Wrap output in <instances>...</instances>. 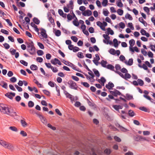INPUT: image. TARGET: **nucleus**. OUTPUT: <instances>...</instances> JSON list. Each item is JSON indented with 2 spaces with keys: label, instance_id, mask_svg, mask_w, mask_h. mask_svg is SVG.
I'll list each match as a JSON object with an SVG mask.
<instances>
[{
  "label": "nucleus",
  "instance_id": "13",
  "mask_svg": "<svg viewBox=\"0 0 155 155\" xmlns=\"http://www.w3.org/2000/svg\"><path fill=\"white\" fill-rule=\"evenodd\" d=\"M33 21L36 25H38L40 22V20L37 18L34 17L33 19Z\"/></svg>",
  "mask_w": 155,
  "mask_h": 155
},
{
  "label": "nucleus",
  "instance_id": "21",
  "mask_svg": "<svg viewBox=\"0 0 155 155\" xmlns=\"http://www.w3.org/2000/svg\"><path fill=\"white\" fill-rule=\"evenodd\" d=\"M139 109L142 110L146 112H149V110L146 107H139Z\"/></svg>",
  "mask_w": 155,
  "mask_h": 155
},
{
  "label": "nucleus",
  "instance_id": "15",
  "mask_svg": "<svg viewBox=\"0 0 155 155\" xmlns=\"http://www.w3.org/2000/svg\"><path fill=\"white\" fill-rule=\"evenodd\" d=\"M93 71L94 72V74L96 77H99L100 76V74L97 70L95 69H93Z\"/></svg>",
  "mask_w": 155,
  "mask_h": 155
},
{
  "label": "nucleus",
  "instance_id": "61",
  "mask_svg": "<svg viewBox=\"0 0 155 155\" xmlns=\"http://www.w3.org/2000/svg\"><path fill=\"white\" fill-rule=\"evenodd\" d=\"M41 121L43 123H44L46 122V119L43 116H41V118H40Z\"/></svg>",
  "mask_w": 155,
  "mask_h": 155
},
{
  "label": "nucleus",
  "instance_id": "46",
  "mask_svg": "<svg viewBox=\"0 0 155 155\" xmlns=\"http://www.w3.org/2000/svg\"><path fill=\"white\" fill-rule=\"evenodd\" d=\"M71 39L74 42H77L78 41V38L75 36H72L71 37Z\"/></svg>",
  "mask_w": 155,
  "mask_h": 155
},
{
  "label": "nucleus",
  "instance_id": "38",
  "mask_svg": "<svg viewBox=\"0 0 155 155\" xmlns=\"http://www.w3.org/2000/svg\"><path fill=\"white\" fill-rule=\"evenodd\" d=\"M131 77V75L130 74H129L128 73H126V74H125V76H124V78H123L125 79H126L127 78L129 79V78H130Z\"/></svg>",
  "mask_w": 155,
  "mask_h": 155
},
{
  "label": "nucleus",
  "instance_id": "56",
  "mask_svg": "<svg viewBox=\"0 0 155 155\" xmlns=\"http://www.w3.org/2000/svg\"><path fill=\"white\" fill-rule=\"evenodd\" d=\"M67 17L68 20V21L71 20L73 18V17L70 14H68L67 15Z\"/></svg>",
  "mask_w": 155,
  "mask_h": 155
},
{
  "label": "nucleus",
  "instance_id": "23",
  "mask_svg": "<svg viewBox=\"0 0 155 155\" xmlns=\"http://www.w3.org/2000/svg\"><path fill=\"white\" fill-rule=\"evenodd\" d=\"M114 42V45L115 47H117L118 46V41L117 40L114 38L113 40Z\"/></svg>",
  "mask_w": 155,
  "mask_h": 155
},
{
  "label": "nucleus",
  "instance_id": "37",
  "mask_svg": "<svg viewBox=\"0 0 155 155\" xmlns=\"http://www.w3.org/2000/svg\"><path fill=\"white\" fill-rule=\"evenodd\" d=\"M77 56L80 58H84L83 53L81 52H78L77 54Z\"/></svg>",
  "mask_w": 155,
  "mask_h": 155
},
{
  "label": "nucleus",
  "instance_id": "55",
  "mask_svg": "<svg viewBox=\"0 0 155 155\" xmlns=\"http://www.w3.org/2000/svg\"><path fill=\"white\" fill-rule=\"evenodd\" d=\"M20 134L23 137H26L27 136L26 132L23 130H21L20 133Z\"/></svg>",
  "mask_w": 155,
  "mask_h": 155
},
{
  "label": "nucleus",
  "instance_id": "57",
  "mask_svg": "<svg viewBox=\"0 0 155 155\" xmlns=\"http://www.w3.org/2000/svg\"><path fill=\"white\" fill-rule=\"evenodd\" d=\"M3 45L4 46V48L6 49H9L10 47V46L9 45L6 43L3 44Z\"/></svg>",
  "mask_w": 155,
  "mask_h": 155
},
{
  "label": "nucleus",
  "instance_id": "12",
  "mask_svg": "<svg viewBox=\"0 0 155 155\" xmlns=\"http://www.w3.org/2000/svg\"><path fill=\"white\" fill-rule=\"evenodd\" d=\"M71 68L74 70L80 72L82 73V72L81 71V70L79 68H77V67L74 64H72Z\"/></svg>",
  "mask_w": 155,
  "mask_h": 155
},
{
  "label": "nucleus",
  "instance_id": "5",
  "mask_svg": "<svg viewBox=\"0 0 155 155\" xmlns=\"http://www.w3.org/2000/svg\"><path fill=\"white\" fill-rule=\"evenodd\" d=\"M15 93H12V92H10V93H6L5 95L6 97H7L8 98H9L10 99H13V97H15Z\"/></svg>",
  "mask_w": 155,
  "mask_h": 155
},
{
  "label": "nucleus",
  "instance_id": "49",
  "mask_svg": "<svg viewBox=\"0 0 155 155\" xmlns=\"http://www.w3.org/2000/svg\"><path fill=\"white\" fill-rule=\"evenodd\" d=\"M119 25L120 27L122 29L124 28L125 27V24L123 22H120V23L119 24Z\"/></svg>",
  "mask_w": 155,
  "mask_h": 155
},
{
  "label": "nucleus",
  "instance_id": "26",
  "mask_svg": "<svg viewBox=\"0 0 155 155\" xmlns=\"http://www.w3.org/2000/svg\"><path fill=\"white\" fill-rule=\"evenodd\" d=\"M129 43L130 45V47H133L134 45L135 41L133 39H131L129 41Z\"/></svg>",
  "mask_w": 155,
  "mask_h": 155
},
{
  "label": "nucleus",
  "instance_id": "51",
  "mask_svg": "<svg viewBox=\"0 0 155 155\" xmlns=\"http://www.w3.org/2000/svg\"><path fill=\"white\" fill-rule=\"evenodd\" d=\"M107 0H103V1L102 2V4L103 6H106L107 5Z\"/></svg>",
  "mask_w": 155,
  "mask_h": 155
},
{
  "label": "nucleus",
  "instance_id": "17",
  "mask_svg": "<svg viewBox=\"0 0 155 155\" xmlns=\"http://www.w3.org/2000/svg\"><path fill=\"white\" fill-rule=\"evenodd\" d=\"M121 95V93L118 90H115L113 96L114 97H117L118 95Z\"/></svg>",
  "mask_w": 155,
  "mask_h": 155
},
{
  "label": "nucleus",
  "instance_id": "32",
  "mask_svg": "<svg viewBox=\"0 0 155 155\" xmlns=\"http://www.w3.org/2000/svg\"><path fill=\"white\" fill-rule=\"evenodd\" d=\"M42 91L44 94H45V95L48 96H50V92L49 91L46 90H43Z\"/></svg>",
  "mask_w": 155,
  "mask_h": 155
},
{
  "label": "nucleus",
  "instance_id": "36",
  "mask_svg": "<svg viewBox=\"0 0 155 155\" xmlns=\"http://www.w3.org/2000/svg\"><path fill=\"white\" fill-rule=\"evenodd\" d=\"M117 5L119 7H122L123 6V5L122 3L121 0H118Z\"/></svg>",
  "mask_w": 155,
  "mask_h": 155
},
{
  "label": "nucleus",
  "instance_id": "42",
  "mask_svg": "<svg viewBox=\"0 0 155 155\" xmlns=\"http://www.w3.org/2000/svg\"><path fill=\"white\" fill-rule=\"evenodd\" d=\"M114 139L117 142H120L121 141V139L117 136H115L114 137Z\"/></svg>",
  "mask_w": 155,
  "mask_h": 155
},
{
  "label": "nucleus",
  "instance_id": "40",
  "mask_svg": "<svg viewBox=\"0 0 155 155\" xmlns=\"http://www.w3.org/2000/svg\"><path fill=\"white\" fill-rule=\"evenodd\" d=\"M81 84L84 85V86L86 87H88L90 86L89 84L87 82H81Z\"/></svg>",
  "mask_w": 155,
  "mask_h": 155
},
{
  "label": "nucleus",
  "instance_id": "6",
  "mask_svg": "<svg viewBox=\"0 0 155 155\" xmlns=\"http://www.w3.org/2000/svg\"><path fill=\"white\" fill-rule=\"evenodd\" d=\"M114 84L111 82H109L108 84H106L105 87L106 88L109 90H111L112 89V88L114 87Z\"/></svg>",
  "mask_w": 155,
  "mask_h": 155
},
{
  "label": "nucleus",
  "instance_id": "14",
  "mask_svg": "<svg viewBox=\"0 0 155 155\" xmlns=\"http://www.w3.org/2000/svg\"><path fill=\"white\" fill-rule=\"evenodd\" d=\"M126 64L129 65L131 66L132 65L133 63V60L132 58L129 59L128 62L127 61L125 62Z\"/></svg>",
  "mask_w": 155,
  "mask_h": 155
},
{
  "label": "nucleus",
  "instance_id": "25",
  "mask_svg": "<svg viewBox=\"0 0 155 155\" xmlns=\"http://www.w3.org/2000/svg\"><path fill=\"white\" fill-rule=\"evenodd\" d=\"M137 81L138 82V84H139L140 86H142L144 84L143 81L141 79H138Z\"/></svg>",
  "mask_w": 155,
  "mask_h": 155
},
{
  "label": "nucleus",
  "instance_id": "30",
  "mask_svg": "<svg viewBox=\"0 0 155 155\" xmlns=\"http://www.w3.org/2000/svg\"><path fill=\"white\" fill-rule=\"evenodd\" d=\"M28 105L29 107H31L34 106V104L32 101H29L28 102Z\"/></svg>",
  "mask_w": 155,
  "mask_h": 155
},
{
  "label": "nucleus",
  "instance_id": "53",
  "mask_svg": "<svg viewBox=\"0 0 155 155\" xmlns=\"http://www.w3.org/2000/svg\"><path fill=\"white\" fill-rule=\"evenodd\" d=\"M20 62L25 66H27L28 65V63L23 60H20Z\"/></svg>",
  "mask_w": 155,
  "mask_h": 155
},
{
  "label": "nucleus",
  "instance_id": "34",
  "mask_svg": "<svg viewBox=\"0 0 155 155\" xmlns=\"http://www.w3.org/2000/svg\"><path fill=\"white\" fill-rule=\"evenodd\" d=\"M104 152L107 154H109L111 153V150L110 149L107 148L104 150Z\"/></svg>",
  "mask_w": 155,
  "mask_h": 155
},
{
  "label": "nucleus",
  "instance_id": "62",
  "mask_svg": "<svg viewBox=\"0 0 155 155\" xmlns=\"http://www.w3.org/2000/svg\"><path fill=\"white\" fill-rule=\"evenodd\" d=\"M150 47L152 51L155 52V45H153L150 44Z\"/></svg>",
  "mask_w": 155,
  "mask_h": 155
},
{
  "label": "nucleus",
  "instance_id": "63",
  "mask_svg": "<svg viewBox=\"0 0 155 155\" xmlns=\"http://www.w3.org/2000/svg\"><path fill=\"white\" fill-rule=\"evenodd\" d=\"M10 80V81L12 83H14L17 81V79L15 77H13L11 78Z\"/></svg>",
  "mask_w": 155,
  "mask_h": 155
},
{
  "label": "nucleus",
  "instance_id": "59",
  "mask_svg": "<svg viewBox=\"0 0 155 155\" xmlns=\"http://www.w3.org/2000/svg\"><path fill=\"white\" fill-rule=\"evenodd\" d=\"M1 31L2 33L7 35H8L9 34V32L8 31L4 29H2L1 30Z\"/></svg>",
  "mask_w": 155,
  "mask_h": 155
},
{
  "label": "nucleus",
  "instance_id": "31",
  "mask_svg": "<svg viewBox=\"0 0 155 155\" xmlns=\"http://www.w3.org/2000/svg\"><path fill=\"white\" fill-rule=\"evenodd\" d=\"M107 30L108 32V33L110 34V35H112L114 34L113 31L111 30L110 28H107Z\"/></svg>",
  "mask_w": 155,
  "mask_h": 155
},
{
  "label": "nucleus",
  "instance_id": "1",
  "mask_svg": "<svg viewBox=\"0 0 155 155\" xmlns=\"http://www.w3.org/2000/svg\"><path fill=\"white\" fill-rule=\"evenodd\" d=\"M0 110L5 114L10 115L12 113V110L11 107H8L3 104H0Z\"/></svg>",
  "mask_w": 155,
  "mask_h": 155
},
{
  "label": "nucleus",
  "instance_id": "45",
  "mask_svg": "<svg viewBox=\"0 0 155 155\" xmlns=\"http://www.w3.org/2000/svg\"><path fill=\"white\" fill-rule=\"evenodd\" d=\"M115 51V50L113 48H111L109 51L110 53L112 55H115L116 54Z\"/></svg>",
  "mask_w": 155,
  "mask_h": 155
},
{
  "label": "nucleus",
  "instance_id": "39",
  "mask_svg": "<svg viewBox=\"0 0 155 155\" xmlns=\"http://www.w3.org/2000/svg\"><path fill=\"white\" fill-rule=\"evenodd\" d=\"M108 97L109 98L107 97V98H106V99L107 100L109 101H110V99H114V100L115 99V98L114 97L113 95H111L110 94L108 96Z\"/></svg>",
  "mask_w": 155,
  "mask_h": 155
},
{
  "label": "nucleus",
  "instance_id": "47",
  "mask_svg": "<svg viewBox=\"0 0 155 155\" xmlns=\"http://www.w3.org/2000/svg\"><path fill=\"white\" fill-rule=\"evenodd\" d=\"M143 97L146 98L148 100H150L151 102H153L152 101V100H153L149 96L145 94H144L143 95Z\"/></svg>",
  "mask_w": 155,
  "mask_h": 155
},
{
  "label": "nucleus",
  "instance_id": "24",
  "mask_svg": "<svg viewBox=\"0 0 155 155\" xmlns=\"http://www.w3.org/2000/svg\"><path fill=\"white\" fill-rule=\"evenodd\" d=\"M126 98L127 100H130L133 99V96L132 95H130L129 94H126Z\"/></svg>",
  "mask_w": 155,
  "mask_h": 155
},
{
  "label": "nucleus",
  "instance_id": "11",
  "mask_svg": "<svg viewBox=\"0 0 155 155\" xmlns=\"http://www.w3.org/2000/svg\"><path fill=\"white\" fill-rule=\"evenodd\" d=\"M62 62L63 63L65 64L70 66L71 67L72 64H73L70 63V62L64 60H63L62 61Z\"/></svg>",
  "mask_w": 155,
  "mask_h": 155
},
{
  "label": "nucleus",
  "instance_id": "20",
  "mask_svg": "<svg viewBox=\"0 0 155 155\" xmlns=\"http://www.w3.org/2000/svg\"><path fill=\"white\" fill-rule=\"evenodd\" d=\"M31 69L33 71L36 70L38 69V67L35 64H32L30 66Z\"/></svg>",
  "mask_w": 155,
  "mask_h": 155
},
{
  "label": "nucleus",
  "instance_id": "54",
  "mask_svg": "<svg viewBox=\"0 0 155 155\" xmlns=\"http://www.w3.org/2000/svg\"><path fill=\"white\" fill-rule=\"evenodd\" d=\"M73 24L76 26H78L79 25V23L78 21L74 20L73 21Z\"/></svg>",
  "mask_w": 155,
  "mask_h": 155
},
{
  "label": "nucleus",
  "instance_id": "60",
  "mask_svg": "<svg viewBox=\"0 0 155 155\" xmlns=\"http://www.w3.org/2000/svg\"><path fill=\"white\" fill-rule=\"evenodd\" d=\"M38 45L40 48L41 49H44V46L42 43L40 42H38Z\"/></svg>",
  "mask_w": 155,
  "mask_h": 155
},
{
  "label": "nucleus",
  "instance_id": "2",
  "mask_svg": "<svg viewBox=\"0 0 155 155\" xmlns=\"http://www.w3.org/2000/svg\"><path fill=\"white\" fill-rule=\"evenodd\" d=\"M68 84L69 85V87L71 89H73L75 90H77L78 88L77 84L74 81L72 80H69Z\"/></svg>",
  "mask_w": 155,
  "mask_h": 155
},
{
  "label": "nucleus",
  "instance_id": "52",
  "mask_svg": "<svg viewBox=\"0 0 155 155\" xmlns=\"http://www.w3.org/2000/svg\"><path fill=\"white\" fill-rule=\"evenodd\" d=\"M37 54L38 55L41 56L43 54V51L41 50H39L37 51Z\"/></svg>",
  "mask_w": 155,
  "mask_h": 155
},
{
  "label": "nucleus",
  "instance_id": "4",
  "mask_svg": "<svg viewBox=\"0 0 155 155\" xmlns=\"http://www.w3.org/2000/svg\"><path fill=\"white\" fill-rule=\"evenodd\" d=\"M35 49V46H33L31 48L27 49V51L31 54L34 55L36 54Z\"/></svg>",
  "mask_w": 155,
  "mask_h": 155
},
{
  "label": "nucleus",
  "instance_id": "22",
  "mask_svg": "<svg viewBox=\"0 0 155 155\" xmlns=\"http://www.w3.org/2000/svg\"><path fill=\"white\" fill-rule=\"evenodd\" d=\"M54 30H56V31L54 33L56 36L58 37L61 35V31L60 30H56V29H54Z\"/></svg>",
  "mask_w": 155,
  "mask_h": 155
},
{
  "label": "nucleus",
  "instance_id": "7",
  "mask_svg": "<svg viewBox=\"0 0 155 155\" xmlns=\"http://www.w3.org/2000/svg\"><path fill=\"white\" fill-rule=\"evenodd\" d=\"M41 35L43 37L47 38H48V35L46 33L45 30L43 28H41Z\"/></svg>",
  "mask_w": 155,
  "mask_h": 155
},
{
  "label": "nucleus",
  "instance_id": "33",
  "mask_svg": "<svg viewBox=\"0 0 155 155\" xmlns=\"http://www.w3.org/2000/svg\"><path fill=\"white\" fill-rule=\"evenodd\" d=\"M16 50L11 48L10 49V51L11 54L12 55H15V54L16 53Z\"/></svg>",
  "mask_w": 155,
  "mask_h": 155
},
{
  "label": "nucleus",
  "instance_id": "3",
  "mask_svg": "<svg viewBox=\"0 0 155 155\" xmlns=\"http://www.w3.org/2000/svg\"><path fill=\"white\" fill-rule=\"evenodd\" d=\"M0 144L5 147L9 149L12 150L13 149V147L11 144L2 140L0 141Z\"/></svg>",
  "mask_w": 155,
  "mask_h": 155
},
{
  "label": "nucleus",
  "instance_id": "64",
  "mask_svg": "<svg viewBox=\"0 0 155 155\" xmlns=\"http://www.w3.org/2000/svg\"><path fill=\"white\" fill-rule=\"evenodd\" d=\"M54 61L56 62V64H58V65H60L61 64V63L60 61L57 58H55Z\"/></svg>",
  "mask_w": 155,
  "mask_h": 155
},
{
  "label": "nucleus",
  "instance_id": "9",
  "mask_svg": "<svg viewBox=\"0 0 155 155\" xmlns=\"http://www.w3.org/2000/svg\"><path fill=\"white\" fill-rule=\"evenodd\" d=\"M98 81L99 83L103 84V86H104V83L106 81V80L104 77H101L100 79L98 80Z\"/></svg>",
  "mask_w": 155,
  "mask_h": 155
},
{
  "label": "nucleus",
  "instance_id": "58",
  "mask_svg": "<svg viewBox=\"0 0 155 155\" xmlns=\"http://www.w3.org/2000/svg\"><path fill=\"white\" fill-rule=\"evenodd\" d=\"M119 129L122 131L123 132H127V131H128V130L124 128V127H122V126H121L119 128Z\"/></svg>",
  "mask_w": 155,
  "mask_h": 155
},
{
  "label": "nucleus",
  "instance_id": "8",
  "mask_svg": "<svg viewBox=\"0 0 155 155\" xmlns=\"http://www.w3.org/2000/svg\"><path fill=\"white\" fill-rule=\"evenodd\" d=\"M65 92H67V93L65 94L67 97L70 99L71 101H74V98L73 97L71 94L68 93L67 91H65Z\"/></svg>",
  "mask_w": 155,
  "mask_h": 155
},
{
  "label": "nucleus",
  "instance_id": "48",
  "mask_svg": "<svg viewBox=\"0 0 155 155\" xmlns=\"http://www.w3.org/2000/svg\"><path fill=\"white\" fill-rule=\"evenodd\" d=\"M140 135H137L134 137V138L135 141H140Z\"/></svg>",
  "mask_w": 155,
  "mask_h": 155
},
{
  "label": "nucleus",
  "instance_id": "43",
  "mask_svg": "<svg viewBox=\"0 0 155 155\" xmlns=\"http://www.w3.org/2000/svg\"><path fill=\"white\" fill-rule=\"evenodd\" d=\"M15 87L17 89L18 91L19 92H21L22 91V89L21 87H19L17 85L15 84Z\"/></svg>",
  "mask_w": 155,
  "mask_h": 155
},
{
  "label": "nucleus",
  "instance_id": "44",
  "mask_svg": "<svg viewBox=\"0 0 155 155\" xmlns=\"http://www.w3.org/2000/svg\"><path fill=\"white\" fill-rule=\"evenodd\" d=\"M9 129L13 131L17 132L18 131L17 129L15 127L11 126L9 127Z\"/></svg>",
  "mask_w": 155,
  "mask_h": 155
},
{
  "label": "nucleus",
  "instance_id": "28",
  "mask_svg": "<svg viewBox=\"0 0 155 155\" xmlns=\"http://www.w3.org/2000/svg\"><path fill=\"white\" fill-rule=\"evenodd\" d=\"M117 12L119 15H122L123 14L124 11L122 9H119L117 10Z\"/></svg>",
  "mask_w": 155,
  "mask_h": 155
},
{
  "label": "nucleus",
  "instance_id": "50",
  "mask_svg": "<svg viewBox=\"0 0 155 155\" xmlns=\"http://www.w3.org/2000/svg\"><path fill=\"white\" fill-rule=\"evenodd\" d=\"M115 68L116 70L115 71H117V70L120 69L121 67L119 64H116L115 65Z\"/></svg>",
  "mask_w": 155,
  "mask_h": 155
},
{
  "label": "nucleus",
  "instance_id": "16",
  "mask_svg": "<svg viewBox=\"0 0 155 155\" xmlns=\"http://www.w3.org/2000/svg\"><path fill=\"white\" fill-rule=\"evenodd\" d=\"M1 83L3 84L2 85L0 83V85L1 86L7 89L8 88L7 84L3 81H2Z\"/></svg>",
  "mask_w": 155,
  "mask_h": 155
},
{
  "label": "nucleus",
  "instance_id": "29",
  "mask_svg": "<svg viewBox=\"0 0 155 155\" xmlns=\"http://www.w3.org/2000/svg\"><path fill=\"white\" fill-rule=\"evenodd\" d=\"M21 123L22 126L25 127L27 125V123L24 120H21Z\"/></svg>",
  "mask_w": 155,
  "mask_h": 155
},
{
  "label": "nucleus",
  "instance_id": "10",
  "mask_svg": "<svg viewBox=\"0 0 155 155\" xmlns=\"http://www.w3.org/2000/svg\"><path fill=\"white\" fill-rule=\"evenodd\" d=\"M106 68L108 69H110L111 70L114 71H115L114 69V66L111 64H109L107 66H106Z\"/></svg>",
  "mask_w": 155,
  "mask_h": 155
},
{
  "label": "nucleus",
  "instance_id": "27",
  "mask_svg": "<svg viewBox=\"0 0 155 155\" xmlns=\"http://www.w3.org/2000/svg\"><path fill=\"white\" fill-rule=\"evenodd\" d=\"M125 17L126 18L130 20H132L133 19V18L131 15L128 13L125 15Z\"/></svg>",
  "mask_w": 155,
  "mask_h": 155
},
{
  "label": "nucleus",
  "instance_id": "41",
  "mask_svg": "<svg viewBox=\"0 0 155 155\" xmlns=\"http://www.w3.org/2000/svg\"><path fill=\"white\" fill-rule=\"evenodd\" d=\"M83 61V66L88 71H89V72H92V71L86 65V64H85V63L84 62V61Z\"/></svg>",
  "mask_w": 155,
  "mask_h": 155
},
{
  "label": "nucleus",
  "instance_id": "18",
  "mask_svg": "<svg viewBox=\"0 0 155 155\" xmlns=\"http://www.w3.org/2000/svg\"><path fill=\"white\" fill-rule=\"evenodd\" d=\"M128 114L129 116L131 117H133L135 115V113L134 111L131 110H130L128 111Z\"/></svg>",
  "mask_w": 155,
  "mask_h": 155
},
{
  "label": "nucleus",
  "instance_id": "19",
  "mask_svg": "<svg viewBox=\"0 0 155 155\" xmlns=\"http://www.w3.org/2000/svg\"><path fill=\"white\" fill-rule=\"evenodd\" d=\"M107 62L104 60H102L100 63V64L104 68L106 67V64Z\"/></svg>",
  "mask_w": 155,
  "mask_h": 155
},
{
  "label": "nucleus",
  "instance_id": "35",
  "mask_svg": "<svg viewBox=\"0 0 155 155\" xmlns=\"http://www.w3.org/2000/svg\"><path fill=\"white\" fill-rule=\"evenodd\" d=\"M48 20L52 25L54 24V19L51 16L49 17Z\"/></svg>",
  "mask_w": 155,
  "mask_h": 155
}]
</instances>
